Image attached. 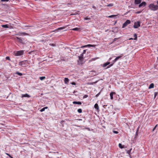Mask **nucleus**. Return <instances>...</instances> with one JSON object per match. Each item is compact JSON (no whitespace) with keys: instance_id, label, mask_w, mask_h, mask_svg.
I'll return each instance as SVG.
<instances>
[{"instance_id":"31","label":"nucleus","mask_w":158,"mask_h":158,"mask_svg":"<svg viewBox=\"0 0 158 158\" xmlns=\"http://www.w3.org/2000/svg\"><path fill=\"white\" fill-rule=\"evenodd\" d=\"M158 94V93L157 92H154V98H156V96Z\"/></svg>"},{"instance_id":"51","label":"nucleus","mask_w":158,"mask_h":158,"mask_svg":"<svg viewBox=\"0 0 158 158\" xmlns=\"http://www.w3.org/2000/svg\"><path fill=\"white\" fill-rule=\"evenodd\" d=\"M50 45L52 46H55V45L54 44H50Z\"/></svg>"},{"instance_id":"16","label":"nucleus","mask_w":158,"mask_h":158,"mask_svg":"<svg viewBox=\"0 0 158 158\" xmlns=\"http://www.w3.org/2000/svg\"><path fill=\"white\" fill-rule=\"evenodd\" d=\"M123 56V54H120V55L119 56L115 58V59L117 61L118 59L121 58Z\"/></svg>"},{"instance_id":"38","label":"nucleus","mask_w":158,"mask_h":158,"mask_svg":"<svg viewBox=\"0 0 158 158\" xmlns=\"http://www.w3.org/2000/svg\"><path fill=\"white\" fill-rule=\"evenodd\" d=\"M6 60H10V57L9 56H6Z\"/></svg>"},{"instance_id":"24","label":"nucleus","mask_w":158,"mask_h":158,"mask_svg":"<svg viewBox=\"0 0 158 158\" xmlns=\"http://www.w3.org/2000/svg\"><path fill=\"white\" fill-rule=\"evenodd\" d=\"M39 78L42 81V80H44V79H45L46 78V77H45L43 76V77H40Z\"/></svg>"},{"instance_id":"52","label":"nucleus","mask_w":158,"mask_h":158,"mask_svg":"<svg viewBox=\"0 0 158 158\" xmlns=\"http://www.w3.org/2000/svg\"><path fill=\"white\" fill-rule=\"evenodd\" d=\"M129 40H134L133 38H130L129 39H128Z\"/></svg>"},{"instance_id":"50","label":"nucleus","mask_w":158,"mask_h":158,"mask_svg":"<svg viewBox=\"0 0 158 158\" xmlns=\"http://www.w3.org/2000/svg\"><path fill=\"white\" fill-rule=\"evenodd\" d=\"M83 53H82L81 55L80 56H81V57H83Z\"/></svg>"},{"instance_id":"1","label":"nucleus","mask_w":158,"mask_h":158,"mask_svg":"<svg viewBox=\"0 0 158 158\" xmlns=\"http://www.w3.org/2000/svg\"><path fill=\"white\" fill-rule=\"evenodd\" d=\"M149 9L152 11H156L158 9V6L157 5H155L153 3L150 4L148 6Z\"/></svg>"},{"instance_id":"57","label":"nucleus","mask_w":158,"mask_h":158,"mask_svg":"<svg viewBox=\"0 0 158 158\" xmlns=\"http://www.w3.org/2000/svg\"><path fill=\"white\" fill-rule=\"evenodd\" d=\"M111 59H112V58H111V57H110V58H109V60H111Z\"/></svg>"},{"instance_id":"37","label":"nucleus","mask_w":158,"mask_h":158,"mask_svg":"<svg viewBox=\"0 0 158 158\" xmlns=\"http://www.w3.org/2000/svg\"><path fill=\"white\" fill-rule=\"evenodd\" d=\"M158 126V124H156V125L155 126V127H154L153 128V130H152V131H154V130L156 129V127H157V126Z\"/></svg>"},{"instance_id":"4","label":"nucleus","mask_w":158,"mask_h":158,"mask_svg":"<svg viewBox=\"0 0 158 158\" xmlns=\"http://www.w3.org/2000/svg\"><path fill=\"white\" fill-rule=\"evenodd\" d=\"M24 52V51L23 50L17 51L16 52H15V56H21L23 54Z\"/></svg>"},{"instance_id":"53","label":"nucleus","mask_w":158,"mask_h":158,"mask_svg":"<svg viewBox=\"0 0 158 158\" xmlns=\"http://www.w3.org/2000/svg\"><path fill=\"white\" fill-rule=\"evenodd\" d=\"M63 28V27H60L58 28L59 29H63V28Z\"/></svg>"},{"instance_id":"5","label":"nucleus","mask_w":158,"mask_h":158,"mask_svg":"<svg viewBox=\"0 0 158 158\" xmlns=\"http://www.w3.org/2000/svg\"><path fill=\"white\" fill-rule=\"evenodd\" d=\"M140 26V22L139 21L135 22L134 23L133 27L135 28H137Z\"/></svg>"},{"instance_id":"46","label":"nucleus","mask_w":158,"mask_h":158,"mask_svg":"<svg viewBox=\"0 0 158 158\" xmlns=\"http://www.w3.org/2000/svg\"><path fill=\"white\" fill-rule=\"evenodd\" d=\"M141 12H142L141 11H138L137 12H136L135 13L136 14H139V13H141Z\"/></svg>"},{"instance_id":"2","label":"nucleus","mask_w":158,"mask_h":158,"mask_svg":"<svg viewBox=\"0 0 158 158\" xmlns=\"http://www.w3.org/2000/svg\"><path fill=\"white\" fill-rule=\"evenodd\" d=\"M30 63V61L27 60H25L19 62V65L23 67H26L28 66V64Z\"/></svg>"},{"instance_id":"33","label":"nucleus","mask_w":158,"mask_h":158,"mask_svg":"<svg viewBox=\"0 0 158 158\" xmlns=\"http://www.w3.org/2000/svg\"><path fill=\"white\" fill-rule=\"evenodd\" d=\"M114 64H113V63L112 62V64H110L109 65V66H107V68H110V67L112 66Z\"/></svg>"},{"instance_id":"18","label":"nucleus","mask_w":158,"mask_h":158,"mask_svg":"<svg viewBox=\"0 0 158 158\" xmlns=\"http://www.w3.org/2000/svg\"><path fill=\"white\" fill-rule=\"evenodd\" d=\"M95 47V45H92V44H88L87 45L85 46H83L82 47Z\"/></svg>"},{"instance_id":"61","label":"nucleus","mask_w":158,"mask_h":158,"mask_svg":"<svg viewBox=\"0 0 158 158\" xmlns=\"http://www.w3.org/2000/svg\"><path fill=\"white\" fill-rule=\"evenodd\" d=\"M87 129H88L89 130V128H87Z\"/></svg>"},{"instance_id":"13","label":"nucleus","mask_w":158,"mask_h":158,"mask_svg":"<svg viewBox=\"0 0 158 158\" xmlns=\"http://www.w3.org/2000/svg\"><path fill=\"white\" fill-rule=\"evenodd\" d=\"M73 104H78V105H81V102H77V101H73Z\"/></svg>"},{"instance_id":"54","label":"nucleus","mask_w":158,"mask_h":158,"mask_svg":"<svg viewBox=\"0 0 158 158\" xmlns=\"http://www.w3.org/2000/svg\"><path fill=\"white\" fill-rule=\"evenodd\" d=\"M44 109L45 110V109H47L48 108V107L47 106H46V107H44Z\"/></svg>"},{"instance_id":"3","label":"nucleus","mask_w":158,"mask_h":158,"mask_svg":"<svg viewBox=\"0 0 158 158\" xmlns=\"http://www.w3.org/2000/svg\"><path fill=\"white\" fill-rule=\"evenodd\" d=\"M15 39L17 40V41L19 43L22 44H25L26 40L25 39L19 38L18 37H16Z\"/></svg>"},{"instance_id":"11","label":"nucleus","mask_w":158,"mask_h":158,"mask_svg":"<svg viewBox=\"0 0 158 158\" xmlns=\"http://www.w3.org/2000/svg\"><path fill=\"white\" fill-rule=\"evenodd\" d=\"M94 107L97 110H99V106L97 103H96L94 105Z\"/></svg>"},{"instance_id":"36","label":"nucleus","mask_w":158,"mask_h":158,"mask_svg":"<svg viewBox=\"0 0 158 158\" xmlns=\"http://www.w3.org/2000/svg\"><path fill=\"white\" fill-rule=\"evenodd\" d=\"M131 149L130 150H127V154H130V152H131Z\"/></svg>"},{"instance_id":"41","label":"nucleus","mask_w":158,"mask_h":158,"mask_svg":"<svg viewBox=\"0 0 158 158\" xmlns=\"http://www.w3.org/2000/svg\"><path fill=\"white\" fill-rule=\"evenodd\" d=\"M118 38H115L114 40H113L112 41V42H114L115 41H116L118 39Z\"/></svg>"},{"instance_id":"45","label":"nucleus","mask_w":158,"mask_h":158,"mask_svg":"<svg viewBox=\"0 0 158 158\" xmlns=\"http://www.w3.org/2000/svg\"><path fill=\"white\" fill-rule=\"evenodd\" d=\"M100 94V93H98L96 95L95 97H98L99 95Z\"/></svg>"},{"instance_id":"29","label":"nucleus","mask_w":158,"mask_h":158,"mask_svg":"<svg viewBox=\"0 0 158 158\" xmlns=\"http://www.w3.org/2000/svg\"><path fill=\"white\" fill-rule=\"evenodd\" d=\"M113 6V4L112 3H110L109 4L107 5V7H110V6Z\"/></svg>"},{"instance_id":"25","label":"nucleus","mask_w":158,"mask_h":158,"mask_svg":"<svg viewBox=\"0 0 158 158\" xmlns=\"http://www.w3.org/2000/svg\"><path fill=\"white\" fill-rule=\"evenodd\" d=\"M139 128L138 127L137 129V131H136V134H135V136H137L138 135V132H139Z\"/></svg>"},{"instance_id":"6","label":"nucleus","mask_w":158,"mask_h":158,"mask_svg":"<svg viewBox=\"0 0 158 158\" xmlns=\"http://www.w3.org/2000/svg\"><path fill=\"white\" fill-rule=\"evenodd\" d=\"M131 23L130 20H127L123 24L122 26L123 28H124L126 27L128 24H130Z\"/></svg>"},{"instance_id":"20","label":"nucleus","mask_w":158,"mask_h":158,"mask_svg":"<svg viewBox=\"0 0 158 158\" xmlns=\"http://www.w3.org/2000/svg\"><path fill=\"white\" fill-rule=\"evenodd\" d=\"M110 64V62H106V63L103 64V67H105L106 66H107V65H109V64Z\"/></svg>"},{"instance_id":"26","label":"nucleus","mask_w":158,"mask_h":158,"mask_svg":"<svg viewBox=\"0 0 158 158\" xmlns=\"http://www.w3.org/2000/svg\"><path fill=\"white\" fill-rule=\"evenodd\" d=\"M78 57L79 60L81 61L83 60L84 59L83 57H81V56H79Z\"/></svg>"},{"instance_id":"62","label":"nucleus","mask_w":158,"mask_h":158,"mask_svg":"<svg viewBox=\"0 0 158 158\" xmlns=\"http://www.w3.org/2000/svg\"><path fill=\"white\" fill-rule=\"evenodd\" d=\"M106 106V105H104V106H103V107H104V106Z\"/></svg>"},{"instance_id":"58","label":"nucleus","mask_w":158,"mask_h":158,"mask_svg":"<svg viewBox=\"0 0 158 158\" xmlns=\"http://www.w3.org/2000/svg\"><path fill=\"white\" fill-rule=\"evenodd\" d=\"M156 3L157 4V5L158 6V0L157 1Z\"/></svg>"},{"instance_id":"48","label":"nucleus","mask_w":158,"mask_h":158,"mask_svg":"<svg viewBox=\"0 0 158 158\" xmlns=\"http://www.w3.org/2000/svg\"><path fill=\"white\" fill-rule=\"evenodd\" d=\"M86 50H83V52L82 53L83 54H85L86 52Z\"/></svg>"},{"instance_id":"49","label":"nucleus","mask_w":158,"mask_h":158,"mask_svg":"<svg viewBox=\"0 0 158 158\" xmlns=\"http://www.w3.org/2000/svg\"><path fill=\"white\" fill-rule=\"evenodd\" d=\"M71 84L72 85H75L76 84V83L74 82H72L71 83Z\"/></svg>"},{"instance_id":"60","label":"nucleus","mask_w":158,"mask_h":158,"mask_svg":"<svg viewBox=\"0 0 158 158\" xmlns=\"http://www.w3.org/2000/svg\"><path fill=\"white\" fill-rule=\"evenodd\" d=\"M29 26H26L25 27H29Z\"/></svg>"},{"instance_id":"59","label":"nucleus","mask_w":158,"mask_h":158,"mask_svg":"<svg viewBox=\"0 0 158 158\" xmlns=\"http://www.w3.org/2000/svg\"><path fill=\"white\" fill-rule=\"evenodd\" d=\"M54 153H59V152H54Z\"/></svg>"},{"instance_id":"43","label":"nucleus","mask_w":158,"mask_h":158,"mask_svg":"<svg viewBox=\"0 0 158 158\" xmlns=\"http://www.w3.org/2000/svg\"><path fill=\"white\" fill-rule=\"evenodd\" d=\"M116 61H117L115 59L114 60L112 61V63L113 64H114Z\"/></svg>"},{"instance_id":"44","label":"nucleus","mask_w":158,"mask_h":158,"mask_svg":"<svg viewBox=\"0 0 158 158\" xmlns=\"http://www.w3.org/2000/svg\"><path fill=\"white\" fill-rule=\"evenodd\" d=\"M10 0H1V2H8Z\"/></svg>"},{"instance_id":"30","label":"nucleus","mask_w":158,"mask_h":158,"mask_svg":"<svg viewBox=\"0 0 158 158\" xmlns=\"http://www.w3.org/2000/svg\"><path fill=\"white\" fill-rule=\"evenodd\" d=\"M90 19H91L90 18H88V17H86L84 18V20H90Z\"/></svg>"},{"instance_id":"17","label":"nucleus","mask_w":158,"mask_h":158,"mask_svg":"<svg viewBox=\"0 0 158 158\" xmlns=\"http://www.w3.org/2000/svg\"><path fill=\"white\" fill-rule=\"evenodd\" d=\"M154 84L152 83H151L150 84V85L149 86L148 89H151L152 88H154Z\"/></svg>"},{"instance_id":"23","label":"nucleus","mask_w":158,"mask_h":158,"mask_svg":"<svg viewBox=\"0 0 158 158\" xmlns=\"http://www.w3.org/2000/svg\"><path fill=\"white\" fill-rule=\"evenodd\" d=\"M15 74H18V75H19V76H21L23 75V73H19V72H16Z\"/></svg>"},{"instance_id":"19","label":"nucleus","mask_w":158,"mask_h":158,"mask_svg":"<svg viewBox=\"0 0 158 158\" xmlns=\"http://www.w3.org/2000/svg\"><path fill=\"white\" fill-rule=\"evenodd\" d=\"M80 28H79L78 27H76V28L72 29V30L73 31H78L80 30Z\"/></svg>"},{"instance_id":"39","label":"nucleus","mask_w":158,"mask_h":158,"mask_svg":"<svg viewBox=\"0 0 158 158\" xmlns=\"http://www.w3.org/2000/svg\"><path fill=\"white\" fill-rule=\"evenodd\" d=\"M88 95L86 94V95H85L83 97V98H87V97H88Z\"/></svg>"},{"instance_id":"47","label":"nucleus","mask_w":158,"mask_h":158,"mask_svg":"<svg viewBox=\"0 0 158 158\" xmlns=\"http://www.w3.org/2000/svg\"><path fill=\"white\" fill-rule=\"evenodd\" d=\"M92 72H94L95 73V74H93V75L94 76H95L96 75H98V73H96V72L95 71H92Z\"/></svg>"},{"instance_id":"28","label":"nucleus","mask_w":158,"mask_h":158,"mask_svg":"<svg viewBox=\"0 0 158 158\" xmlns=\"http://www.w3.org/2000/svg\"><path fill=\"white\" fill-rule=\"evenodd\" d=\"M97 82V81H96L95 82H92L89 83V85H93L94 84H96Z\"/></svg>"},{"instance_id":"40","label":"nucleus","mask_w":158,"mask_h":158,"mask_svg":"<svg viewBox=\"0 0 158 158\" xmlns=\"http://www.w3.org/2000/svg\"><path fill=\"white\" fill-rule=\"evenodd\" d=\"M113 132L116 134H117L118 133V132L117 131H113Z\"/></svg>"},{"instance_id":"56","label":"nucleus","mask_w":158,"mask_h":158,"mask_svg":"<svg viewBox=\"0 0 158 158\" xmlns=\"http://www.w3.org/2000/svg\"><path fill=\"white\" fill-rule=\"evenodd\" d=\"M64 122V121L63 120H62V121H61V123H63V122Z\"/></svg>"},{"instance_id":"21","label":"nucleus","mask_w":158,"mask_h":158,"mask_svg":"<svg viewBox=\"0 0 158 158\" xmlns=\"http://www.w3.org/2000/svg\"><path fill=\"white\" fill-rule=\"evenodd\" d=\"M118 146L120 148H124V146H123L122 145V144L120 143H119L118 144Z\"/></svg>"},{"instance_id":"8","label":"nucleus","mask_w":158,"mask_h":158,"mask_svg":"<svg viewBox=\"0 0 158 158\" xmlns=\"http://www.w3.org/2000/svg\"><path fill=\"white\" fill-rule=\"evenodd\" d=\"M28 34L26 33L25 32H20L19 33H18V34H16V35H19V36H21V35H27Z\"/></svg>"},{"instance_id":"34","label":"nucleus","mask_w":158,"mask_h":158,"mask_svg":"<svg viewBox=\"0 0 158 158\" xmlns=\"http://www.w3.org/2000/svg\"><path fill=\"white\" fill-rule=\"evenodd\" d=\"M114 64H113V63L112 62V64H110L109 65V66H107V68H110V67L112 66Z\"/></svg>"},{"instance_id":"9","label":"nucleus","mask_w":158,"mask_h":158,"mask_svg":"<svg viewBox=\"0 0 158 158\" xmlns=\"http://www.w3.org/2000/svg\"><path fill=\"white\" fill-rule=\"evenodd\" d=\"M141 0H135L134 3L135 5L139 4L141 2Z\"/></svg>"},{"instance_id":"14","label":"nucleus","mask_w":158,"mask_h":158,"mask_svg":"<svg viewBox=\"0 0 158 158\" xmlns=\"http://www.w3.org/2000/svg\"><path fill=\"white\" fill-rule=\"evenodd\" d=\"M114 94H115V92H111L110 94V99L111 100L113 99V95Z\"/></svg>"},{"instance_id":"35","label":"nucleus","mask_w":158,"mask_h":158,"mask_svg":"<svg viewBox=\"0 0 158 158\" xmlns=\"http://www.w3.org/2000/svg\"><path fill=\"white\" fill-rule=\"evenodd\" d=\"M116 16V15H111L108 16L109 18H111L112 17H114Z\"/></svg>"},{"instance_id":"22","label":"nucleus","mask_w":158,"mask_h":158,"mask_svg":"<svg viewBox=\"0 0 158 158\" xmlns=\"http://www.w3.org/2000/svg\"><path fill=\"white\" fill-rule=\"evenodd\" d=\"M134 37H135V38H134V40H137V35L135 33V34H134Z\"/></svg>"},{"instance_id":"32","label":"nucleus","mask_w":158,"mask_h":158,"mask_svg":"<svg viewBox=\"0 0 158 158\" xmlns=\"http://www.w3.org/2000/svg\"><path fill=\"white\" fill-rule=\"evenodd\" d=\"M6 154L8 156L10 157L11 158H13L10 154L8 153H6Z\"/></svg>"},{"instance_id":"15","label":"nucleus","mask_w":158,"mask_h":158,"mask_svg":"<svg viewBox=\"0 0 158 158\" xmlns=\"http://www.w3.org/2000/svg\"><path fill=\"white\" fill-rule=\"evenodd\" d=\"M69 80L68 78H65L64 79V83L65 84H68L69 82Z\"/></svg>"},{"instance_id":"10","label":"nucleus","mask_w":158,"mask_h":158,"mask_svg":"<svg viewBox=\"0 0 158 158\" xmlns=\"http://www.w3.org/2000/svg\"><path fill=\"white\" fill-rule=\"evenodd\" d=\"M22 98H23V97H27V98H29L30 97V96L27 94H22Z\"/></svg>"},{"instance_id":"12","label":"nucleus","mask_w":158,"mask_h":158,"mask_svg":"<svg viewBox=\"0 0 158 158\" xmlns=\"http://www.w3.org/2000/svg\"><path fill=\"white\" fill-rule=\"evenodd\" d=\"M2 27H3L5 28H10L11 27V28H12L11 27H9V25L8 24H6V25H2Z\"/></svg>"},{"instance_id":"7","label":"nucleus","mask_w":158,"mask_h":158,"mask_svg":"<svg viewBox=\"0 0 158 158\" xmlns=\"http://www.w3.org/2000/svg\"><path fill=\"white\" fill-rule=\"evenodd\" d=\"M146 3L145 2H143L139 5V7H141L142 6H146Z\"/></svg>"},{"instance_id":"42","label":"nucleus","mask_w":158,"mask_h":158,"mask_svg":"<svg viewBox=\"0 0 158 158\" xmlns=\"http://www.w3.org/2000/svg\"><path fill=\"white\" fill-rule=\"evenodd\" d=\"M45 110V109H44L43 108H42V109H41L40 110V112H43V111H44Z\"/></svg>"},{"instance_id":"55","label":"nucleus","mask_w":158,"mask_h":158,"mask_svg":"<svg viewBox=\"0 0 158 158\" xmlns=\"http://www.w3.org/2000/svg\"><path fill=\"white\" fill-rule=\"evenodd\" d=\"M93 8H94V9H96V7H95L94 6H93Z\"/></svg>"},{"instance_id":"27","label":"nucleus","mask_w":158,"mask_h":158,"mask_svg":"<svg viewBox=\"0 0 158 158\" xmlns=\"http://www.w3.org/2000/svg\"><path fill=\"white\" fill-rule=\"evenodd\" d=\"M77 112L79 113H81L82 112V110L81 109H79L77 110Z\"/></svg>"}]
</instances>
